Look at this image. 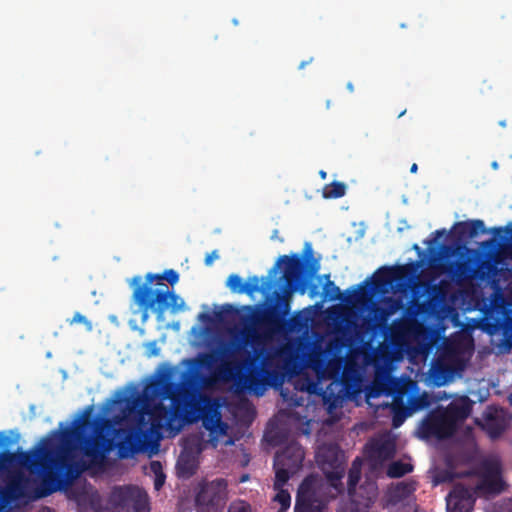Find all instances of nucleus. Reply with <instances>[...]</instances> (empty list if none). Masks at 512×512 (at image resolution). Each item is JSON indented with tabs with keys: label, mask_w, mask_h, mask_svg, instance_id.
Instances as JSON below:
<instances>
[{
	"label": "nucleus",
	"mask_w": 512,
	"mask_h": 512,
	"mask_svg": "<svg viewBox=\"0 0 512 512\" xmlns=\"http://www.w3.org/2000/svg\"><path fill=\"white\" fill-rule=\"evenodd\" d=\"M91 422L87 417L75 421L73 428L61 433L62 445L55 446L52 438L46 437L36 451L19 454V463L31 473L42 476L38 497H45L71 485L85 470L84 464L76 462L72 455L71 442H77L83 454L94 466L104 463L106 455L115 446L112 435H119L122 429H116L115 422L103 418L95 426L94 434H88Z\"/></svg>",
	"instance_id": "nucleus-1"
},
{
	"label": "nucleus",
	"mask_w": 512,
	"mask_h": 512,
	"mask_svg": "<svg viewBox=\"0 0 512 512\" xmlns=\"http://www.w3.org/2000/svg\"><path fill=\"white\" fill-rule=\"evenodd\" d=\"M306 259L298 254L291 256H280L276 262V267L285 264L283 278L286 283V289L282 293H276L275 302L265 308L259 306H247L251 311L250 326H246L242 331L243 341L245 343L256 344L262 339H268L286 330L290 320L286 317L291 310V294L295 291L305 293L308 282L320 269L318 260L312 257V248L310 243L305 244Z\"/></svg>",
	"instance_id": "nucleus-2"
},
{
	"label": "nucleus",
	"mask_w": 512,
	"mask_h": 512,
	"mask_svg": "<svg viewBox=\"0 0 512 512\" xmlns=\"http://www.w3.org/2000/svg\"><path fill=\"white\" fill-rule=\"evenodd\" d=\"M115 402H126L128 408L141 406L142 412L149 416L152 431L165 428L179 432L191 405V396L182 384L171 381L169 375L163 373L144 387L142 396L131 399L119 395Z\"/></svg>",
	"instance_id": "nucleus-3"
},
{
	"label": "nucleus",
	"mask_w": 512,
	"mask_h": 512,
	"mask_svg": "<svg viewBox=\"0 0 512 512\" xmlns=\"http://www.w3.org/2000/svg\"><path fill=\"white\" fill-rule=\"evenodd\" d=\"M263 363L248 356L242 362H233L223 359L219 366V374L224 379L235 378V385L239 391H249L257 396L264 392L266 381L263 378Z\"/></svg>",
	"instance_id": "nucleus-4"
},
{
	"label": "nucleus",
	"mask_w": 512,
	"mask_h": 512,
	"mask_svg": "<svg viewBox=\"0 0 512 512\" xmlns=\"http://www.w3.org/2000/svg\"><path fill=\"white\" fill-rule=\"evenodd\" d=\"M141 281V276H135L130 284L135 286L133 299L142 310L152 309L160 317L169 307L173 313L185 309L184 300L174 292L169 291L167 284L161 283V288L153 289L147 285H141Z\"/></svg>",
	"instance_id": "nucleus-5"
},
{
	"label": "nucleus",
	"mask_w": 512,
	"mask_h": 512,
	"mask_svg": "<svg viewBox=\"0 0 512 512\" xmlns=\"http://www.w3.org/2000/svg\"><path fill=\"white\" fill-rule=\"evenodd\" d=\"M463 476L478 478L477 483L469 487L479 498L495 497L507 487L502 477V465L496 459L483 460L475 469L463 473Z\"/></svg>",
	"instance_id": "nucleus-6"
},
{
	"label": "nucleus",
	"mask_w": 512,
	"mask_h": 512,
	"mask_svg": "<svg viewBox=\"0 0 512 512\" xmlns=\"http://www.w3.org/2000/svg\"><path fill=\"white\" fill-rule=\"evenodd\" d=\"M322 485L323 480L319 476H306L299 486L294 512H323L326 504L318 496Z\"/></svg>",
	"instance_id": "nucleus-7"
},
{
	"label": "nucleus",
	"mask_w": 512,
	"mask_h": 512,
	"mask_svg": "<svg viewBox=\"0 0 512 512\" xmlns=\"http://www.w3.org/2000/svg\"><path fill=\"white\" fill-rule=\"evenodd\" d=\"M318 459L330 486L335 489L342 488L341 479L344 476L345 467L339 447L334 444L322 447L318 452Z\"/></svg>",
	"instance_id": "nucleus-8"
},
{
	"label": "nucleus",
	"mask_w": 512,
	"mask_h": 512,
	"mask_svg": "<svg viewBox=\"0 0 512 512\" xmlns=\"http://www.w3.org/2000/svg\"><path fill=\"white\" fill-rule=\"evenodd\" d=\"M227 487L228 483L223 478L202 483L195 497L197 512H210V509L223 506L227 499Z\"/></svg>",
	"instance_id": "nucleus-9"
},
{
	"label": "nucleus",
	"mask_w": 512,
	"mask_h": 512,
	"mask_svg": "<svg viewBox=\"0 0 512 512\" xmlns=\"http://www.w3.org/2000/svg\"><path fill=\"white\" fill-rule=\"evenodd\" d=\"M304 453L299 447H288L275 457L274 489L283 488L290 479L289 470H297L302 466Z\"/></svg>",
	"instance_id": "nucleus-10"
},
{
	"label": "nucleus",
	"mask_w": 512,
	"mask_h": 512,
	"mask_svg": "<svg viewBox=\"0 0 512 512\" xmlns=\"http://www.w3.org/2000/svg\"><path fill=\"white\" fill-rule=\"evenodd\" d=\"M456 430L457 427L443 410L431 412L421 425V434L424 438L435 437L443 440L452 437Z\"/></svg>",
	"instance_id": "nucleus-11"
},
{
	"label": "nucleus",
	"mask_w": 512,
	"mask_h": 512,
	"mask_svg": "<svg viewBox=\"0 0 512 512\" xmlns=\"http://www.w3.org/2000/svg\"><path fill=\"white\" fill-rule=\"evenodd\" d=\"M477 498L470 487L457 483L446 497L447 512H472Z\"/></svg>",
	"instance_id": "nucleus-12"
},
{
	"label": "nucleus",
	"mask_w": 512,
	"mask_h": 512,
	"mask_svg": "<svg viewBox=\"0 0 512 512\" xmlns=\"http://www.w3.org/2000/svg\"><path fill=\"white\" fill-rule=\"evenodd\" d=\"M409 268L407 266L387 267L379 270L372 278V288L376 292H384L394 282L401 281L407 277Z\"/></svg>",
	"instance_id": "nucleus-13"
},
{
	"label": "nucleus",
	"mask_w": 512,
	"mask_h": 512,
	"mask_svg": "<svg viewBox=\"0 0 512 512\" xmlns=\"http://www.w3.org/2000/svg\"><path fill=\"white\" fill-rule=\"evenodd\" d=\"M351 502L357 508H369L377 499L378 486L375 480L366 478L363 483L355 488L353 494H348Z\"/></svg>",
	"instance_id": "nucleus-14"
},
{
	"label": "nucleus",
	"mask_w": 512,
	"mask_h": 512,
	"mask_svg": "<svg viewBox=\"0 0 512 512\" xmlns=\"http://www.w3.org/2000/svg\"><path fill=\"white\" fill-rule=\"evenodd\" d=\"M443 271L457 284L472 279L476 273L474 267L465 260L449 261L442 264Z\"/></svg>",
	"instance_id": "nucleus-15"
},
{
	"label": "nucleus",
	"mask_w": 512,
	"mask_h": 512,
	"mask_svg": "<svg viewBox=\"0 0 512 512\" xmlns=\"http://www.w3.org/2000/svg\"><path fill=\"white\" fill-rule=\"evenodd\" d=\"M259 282V278L257 276H253L249 278L247 283H243L240 276L237 274H231L226 281V285L232 292L253 295L255 292L260 291Z\"/></svg>",
	"instance_id": "nucleus-16"
},
{
	"label": "nucleus",
	"mask_w": 512,
	"mask_h": 512,
	"mask_svg": "<svg viewBox=\"0 0 512 512\" xmlns=\"http://www.w3.org/2000/svg\"><path fill=\"white\" fill-rule=\"evenodd\" d=\"M443 411L457 427L458 422L464 421L470 415L471 406L469 399L465 397L459 402H452Z\"/></svg>",
	"instance_id": "nucleus-17"
},
{
	"label": "nucleus",
	"mask_w": 512,
	"mask_h": 512,
	"mask_svg": "<svg viewBox=\"0 0 512 512\" xmlns=\"http://www.w3.org/2000/svg\"><path fill=\"white\" fill-rule=\"evenodd\" d=\"M454 228L456 229L459 237L473 238L479 233L486 232L484 222L480 219L457 222L455 223Z\"/></svg>",
	"instance_id": "nucleus-18"
},
{
	"label": "nucleus",
	"mask_w": 512,
	"mask_h": 512,
	"mask_svg": "<svg viewBox=\"0 0 512 512\" xmlns=\"http://www.w3.org/2000/svg\"><path fill=\"white\" fill-rule=\"evenodd\" d=\"M146 282L143 285L151 287L155 283L156 288H161V283L167 281L171 286L175 285L179 281V274L173 269L165 270L162 274L148 273L145 277Z\"/></svg>",
	"instance_id": "nucleus-19"
},
{
	"label": "nucleus",
	"mask_w": 512,
	"mask_h": 512,
	"mask_svg": "<svg viewBox=\"0 0 512 512\" xmlns=\"http://www.w3.org/2000/svg\"><path fill=\"white\" fill-rule=\"evenodd\" d=\"M415 491L413 483L400 482L389 491V502L396 504L408 498Z\"/></svg>",
	"instance_id": "nucleus-20"
},
{
	"label": "nucleus",
	"mask_w": 512,
	"mask_h": 512,
	"mask_svg": "<svg viewBox=\"0 0 512 512\" xmlns=\"http://www.w3.org/2000/svg\"><path fill=\"white\" fill-rule=\"evenodd\" d=\"M136 488L133 487H117L112 491L111 500L114 505L125 508L132 502Z\"/></svg>",
	"instance_id": "nucleus-21"
},
{
	"label": "nucleus",
	"mask_w": 512,
	"mask_h": 512,
	"mask_svg": "<svg viewBox=\"0 0 512 512\" xmlns=\"http://www.w3.org/2000/svg\"><path fill=\"white\" fill-rule=\"evenodd\" d=\"M361 468H362V461L359 457H357L352 462V465L348 471V483H347L348 494H353V491L358 486V483L361 478Z\"/></svg>",
	"instance_id": "nucleus-22"
},
{
	"label": "nucleus",
	"mask_w": 512,
	"mask_h": 512,
	"mask_svg": "<svg viewBox=\"0 0 512 512\" xmlns=\"http://www.w3.org/2000/svg\"><path fill=\"white\" fill-rule=\"evenodd\" d=\"M347 186L343 182L334 181L323 188L322 195L325 199H336L346 194Z\"/></svg>",
	"instance_id": "nucleus-23"
},
{
	"label": "nucleus",
	"mask_w": 512,
	"mask_h": 512,
	"mask_svg": "<svg viewBox=\"0 0 512 512\" xmlns=\"http://www.w3.org/2000/svg\"><path fill=\"white\" fill-rule=\"evenodd\" d=\"M413 470V466L410 463L403 461H394L387 468V476L390 478H400L410 473Z\"/></svg>",
	"instance_id": "nucleus-24"
},
{
	"label": "nucleus",
	"mask_w": 512,
	"mask_h": 512,
	"mask_svg": "<svg viewBox=\"0 0 512 512\" xmlns=\"http://www.w3.org/2000/svg\"><path fill=\"white\" fill-rule=\"evenodd\" d=\"M116 447L118 449V456L121 459L130 457L137 450L135 438L131 434L125 440L119 441Z\"/></svg>",
	"instance_id": "nucleus-25"
},
{
	"label": "nucleus",
	"mask_w": 512,
	"mask_h": 512,
	"mask_svg": "<svg viewBox=\"0 0 512 512\" xmlns=\"http://www.w3.org/2000/svg\"><path fill=\"white\" fill-rule=\"evenodd\" d=\"M377 457L381 460H390L396 453L395 444L390 440L377 443L374 447Z\"/></svg>",
	"instance_id": "nucleus-26"
},
{
	"label": "nucleus",
	"mask_w": 512,
	"mask_h": 512,
	"mask_svg": "<svg viewBox=\"0 0 512 512\" xmlns=\"http://www.w3.org/2000/svg\"><path fill=\"white\" fill-rule=\"evenodd\" d=\"M131 503L135 512H150L148 495L138 488L135 490Z\"/></svg>",
	"instance_id": "nucleus-27"
},
{
	"label": "nucleus",
	"mask_w": 512,
	"mask_h": 512,
	"mask_svg": "<svg viewBox=\"0 0 512 512\" xmlns=\"http://www.w3.org/2000/svg\"><path fill=\"white\" fill-rule=\"evenodd\" d=\"M178 474L183 477H190L196 472V465L190 456L182 455L177 462Z\"/></svg>",
	"instance_id": "nucleus-28"
},
{
	"label": "nucleus",
	"mask_w": 512,
	"mask_h": 512,
	"mask_svg": "<svg viewBox=\"0 0 512 512\" xmlns=\"http://www.w3.org/2000/svg\"><path fill=\"white\" fill-rule=\"evenodd\" d=\"M408 332V325L405 321L396 320L390 327V337L393 341L398 342L404 339Z\"/></svg>",
	"instance_id": "nucleus-29"
},
{
	"label": "nucleus",
	"mask_w": 512,
	"mask_h": 512,
	"mask_svg": "<svg viewBox=\"0 0 512 512\" xmlns=\"http://www.w3.org/2000/svg\"><path fill=\"white\" fill-rule=\"evenodd\" d=\"M150 470L155 475L154 488L160 490L166 479L161 463L159 461H151Z\"/></svg>",
	"instance_id": "nucleus-30"
},
{
	"label": "nucleus",
	"mask_w": 512,
	"mask_h": 512,
	"mask_svg": "<svg viewBox=\"0 0 512 512\" xmlns=\"http://www.w3.org/2000/svg\"><path fill=\"white\" fill-rule=\"evenodd\" d=\"M486 512H512V498H503L489 505Z\"/></svg>",
	"instance_id": "nucleus-31"
},
{
	"label": "nucleus",
	"mask_w": 512,
	"mask_h": 512,
	"mask_svg": "<svg viewBox=\"0 0 512 512\" xmlns=\"http://www.w3.org/2000/svg\"><path fill=\"white\" fill-rule=\"evenodd\" d=\"M323 294H324L325 298H327L331 301L338 300L341 297L340 288L338 286H336L334 284V282L329 279L327 280V282L325 283V285L323 287Z\"/></svg>",
	"instance_id": "nucleus-32"
},
{
	"label": "nucleus",
	"mask_w": 512,
	"mask_h": 512,
	"mask_svg": "<svg viewBox=\"0 0 512 512\" xmlns=\"http://www.w3.org/2000/svg\"><path fill=\"white\" fill-rule=\"evenodd\" d=\"M278 492L274 498L276 502H278L281 505V512L286 511L290 507L291 503V496L287 490H284L283 488L276 489Z\"/></svg>",
	"instance_id": "nucleus-33"
},
{
	"label": "nucleus",
	"mask_w": 512,
	"mask_h": 512,
	"mask_svg": "<svg viewBox=\"0 0 512 512\" xmlns=\"http://www.w3.org/2000/svg\"><path fill=\"white\" fill-rule=\"evenodd\" d=\"M216 361V358L212 354H202L198 359L192 360L195 369L198 368H210Z\"/></svg>",
	"instance_id": "nucleus-34"
},
{
	"label": "nucleus",
	"mask_w": 512,
	"mask_h": 512,
	"mask_svg": "<svg viewBox=\"0 0 512 512\" xmlns=\"http://www.w3.org/2000/svg\"><path fill=\"white\" fill-rule=\"evenodd\" d=\"M67 322L69 325L83 324L89 332L93 329L91 321L79 312H76L71 319H67Z\"/></svg>",
	"instance_id": "nucleus-35"
},
{
	"label": "nucleus",
	"mask_w": 512,
	"mask_h": 512,
	"mask_svg": "<svg viewBox=\"0 0 512 512\" xmlns=\"http://www.w3.org/2000/svg\"><path fill=\"white\" fill-rule=\"evenodd\" d=\"M227 512H251V506L244 500H235L231 502Z\"/></svg>",
	"instance_id": "nucleus-36"
},
{
	"label": "nucleus",
	"mask_w": 512,
	"mask_h": 512,
	"mask_svg": "<svg viewBox=\"0 0 512 512\" xmlns=\"http://www.w3.org/2000/svg\"><path fill=\"white\" fill-rule=\"evenodd\" d=\"M502 328L506 344L512 348V317L505 318Z\"/></svg>",
	"instance_id": "nucleus-37"
},
{
	"label": "nucleus",
	"mask_w": 512,
	"mask_h": 512,
	"mask_svg": "<svg viewBox=\"0 0 512 512\" xmlns=\"http://www.w3.org/2000/svg\"><path fill=\"white\" fill-rule=\"evenodd\" d=\"M218 257H219L218 252H217L216 250L212 251L210 254H208V255L205 257V264H206L207 266H210V265L213 263V261H214L215 259H217Z\"/></svg>",
	"instance_id": "nucleus-38"
},
{
	"label": "nucleus",
	"mask_w": 512,
	"mask_h": 512,
	"mask_svg": "<svg viewBox=\"0 0 512 512\" xmlns=\"http://www.w3.org/2000/svg\"><path fill=\"white\" fill-rule=\"evenodd\" d=\"M428 405V402H427V397L426 395L422 396V397H419L417 400H416V408L418 409H422V408H425L426 406Z\"/></svg>",
	"instance_id": "nucleus-39"
},
{
	"label": "nucleus",
	"mask_w": 512,
	"mask_h": 512,
	"mask_svg": "<svg viewBox=\"0 0 512 512\" xmlns=\"http://www.w3.org/2000/svg\"><path fill=\"white\" fill-rule=\"evenodd\" d=\"M1 457L4 461L12 462L16 458V454L5 451L1 454Z\"/></svg>",
	"instance_id": "nucleus-40"
},
{
	"label": "nucleus",
	"mask_w": 512,
	"mask_h": 512,
	"mask_svg": "<svg viewBox=\"0 0 512 512\" xmlns=\"http://www.w3.org/2000/svg\"><path fill=\"white\" fill-rule=\"evenodd\" d=\"M404 420V416L399 415V413H395L393 416V426L398 427L402 424Z\"/></svg>",
	"instance_id": "nucleus-41"
},
{
	"label": "nucleus",
	"mask_w": 512,
	"mask_h": 512,
	"mask_svg": "<svg viewBox=\"0 0 512 512\" xmlns=\"http://www.w3.org/2000/svg\"><path fill=\"white\" fill-rule=\"evenodd\" d=\"M10 443L11 439L3 433H0V446H8Z\"/></svg>",
	"instance_id": "nucleus-42"
},
{
	"label": "nucleus",
	"mask_w": 512,
	"mask_h": 512,
	"mask_svg": "<svg viewBox=\"0 0 512 512\" xmlns=\"http://www.w3.org/2000/svg\"><path fill=\"white\" fill-rule=\"evenodd\" d=\"M446 234V230L445 229H440V230H436L433 235L435 236V238L430 242H436L439 238L443 237L444 235Z\"/></svg>",
	"instance_id": "nucleus-43"
},
{
	"label": "nucleus",
	"mask_w": 512,
	"mask_h": 512,
	"mask_svg": "<svg viewBox=\"0 0 512 512\" xmlns=\"http://www.w3.org/2000/svg\"><path fill=\"white\" fill-rule=\"evenodd\" d=\"M452 479H453V475L448 471H445L440 475V481H442V482L451 481Z\"/></svg>",
	"instance_id": "nucleus-44"
},
{
	"label": "nucleus",
	"mask_w": 512,
	"mask_h": 512,
	"mask_svg": "<svg viewBox=\"0 0 512 512\" xmlns=\"http://www.w3.org/2000/svg\"><path fill=\"white\" fill-rule=\"evenodd\" d=\"M313 60V58H310L308 61H302L299 65V69H303L307 64H309L311 61Z\"/></svg>",
	"instance_id": "nucleus-45"
},
{
	"label": "nucleus",
	"mask_w": 512,
	"mask_h": 512,
	"mask_svg": "<svg viewBox=\"0 0 512 512\" xmlns=\"http://www.w3.org/2000/svg\"><path fill=\"white\" fill-rule=\"evenodd\" d=\"M346 87L350 92H354V85L351 82H348Z\"/></svg>",
	"instance_id": "nucleus-46"
},
{
	"label": "nucleus",
	"mask_w": 512,
	"mask_h": 512,
	"mask_svg": "<svg viewBox=\"0 0 512 512\" xmlns=\"http://www.w3.org/2000/svg\"><path fill=\"white\" fill-rule=\"evenodd\" d=\"M417 170H418L417 164L416 163L412 164V166L410 168V172L415 173Z\"/></svg>",
	"instance_id": "nucleus-47"
},
{
	"label": "nucleus",
	"mask_w": 512,
	"mask_h": 512,
	"mask_svg": "<svg viewBox=\"0 0 512 512\" xmlns=\"http://www.w3.org/2000/svg\"><path fill=\"white\" fill-rule=\"evenodd\" d=\"M503 230L504 229L502 227H496V228L493 229V232L496 233V234H499V233L503 232Z\"/></svg>",
	"instance_id": "nucleus-48"
},
{
	"label": "nucleus",
	"mask_w": 512,
	"mask_h": 512,
	"mask_svg": "<svg viewBox=\"0 0 512 512\" xmlns=\"http://www.w3.org/2000/svg\"><path fill=\"white\" fill-rule=\"evenodd\" d=\"M381 315L382 317L385 319L386 317H388L390 315V312L389 311H386V310H382L381 311Z\"/></svg>",
	"instance_id": "nucleus-49"
},
{
	"label": "nucleus",
	"mask_w": 512,
	"mask_h": 512,
	"mask_svg": "<svg viewBox=\"0 0 512 512\" xmlns=\"http://www.w3.org/2000/svg\"><path fill=\"white\" fill-rule=\"evenodd\" d=\"M326 172L325 171H320V176L322 179H325L326 178Z\"/></svg>",
	"instance_id": "nucleus-50"
},
{
	"label": "nucleus",
	"mask_w": 512,
	"mask_h": 512,
	"mask_svg": "<svg viewBox=\"0 0 512 512\" xmlns=\"http://www.w3.org/2000/svg\"><path fill=\"white\" fill-rule=\"evenodd\" d=\"M248 479V475H243L240 479V482H245Z\"/></svg>",
	"instance_id": "nucleus-51"
},
{
	"label": "nucleus",
	"mask_w": 512,
	"mask_h": 512,
	"mask_svg": "<svg viewBox=\"0 0 512 512\" xmlns=\"http://www.w3.org/2000/svg\"><path fill=\"white\" fill-rule=\"evenodd\" d=\"M499 125H500L501 127H506V121H505V120L500 121V122H499Z\"/></svg>",
	"instance_id": "nucleus-52"
},
{
	"label": "nucleus",
	"mask_w": 512,
	"mask_h": 512,
	"mask_svg": "<svg viewBox=\"0 0 512 512\" xmlns=\"http://www.w3.org/2000/svg\"><path fill=\"white\" fill-rule=\"evenodd\" d=\"M405 113H406V110H403L402 112H400L398 115V118L402 117Z\"/></svg>",
	"instance_id": "nucleus-53"
},
{
	"label": "nucleus",
	"mask_w": 512,
	"mask_h": 512,
	"mask_svg": "<svg viewBox=\"0 0 512 512\" xmlns=\"http://www.w3.org/2000/svg\"><path fill=\"white\" fill-rule=\"evenodd\" d=\"M368 284V280H365L362 284V286H366Z\"/></svg>",
	"instance_id": "nucleus-54"
},
{
	"label": "nucleus",
	"mask_w": 512,
	"mask_h": 512,
	"mask_svg": "<svg viewBox=\"0 0 512 512\" xmlns=\"http://www.w3.org/2000/svg\"><path fill=\"white\" fill-rule=\"evenodd\" d=\"M351 292H352V294H353V295H355V294H356V292H357V290H356V289H352V291H351Z\"/></svg>",
	"instance_id": "nucleus-55"
},
{
	"label": "nucleus",
	"mask_w": 512,
	"mask_h": 512,
	"mask_svg": "<svg viewBox=\"0 0 512 512\" xmlns=\"http://www.w3.org/2000/svg\"><path fill=\"white\" fill-rule=\"evenodd\" d=\"M414 249L419 250V247L417 244L414 245Z\"/></svg>",
	"instance_id": "nucleus-56"
},
{
	"label": "nucleus",
	"mask_w": 512,
	"mask_h": 512,
	"mask_svg": "<svg viewBox=\"0 0 512 512\" xmlns=\"http://www.w3.org/2000/svg\"><path fill=\"white\" fill-rule=\"evenodd\" d=\"M200 317L204 318V317H207V315L206 314H200Z\"/></svg>",
	"instance_id": "nucleus-57"
},
{
	"label": "nucleus",
	"mask_w": 512,
	"mask_h": 512,
	"mask_svg": "<svg viewBox=\"0 0 512 512\" xmlns=\"http://www.w3.org/2000/svg\"><path fill=\"white\" fill-rule=\"evenodd\" d=\"M507 231H508L510 234H512V229H507Z\"/></svg>",
	"instance_id": "nucleus-58"
}]
</instances>
